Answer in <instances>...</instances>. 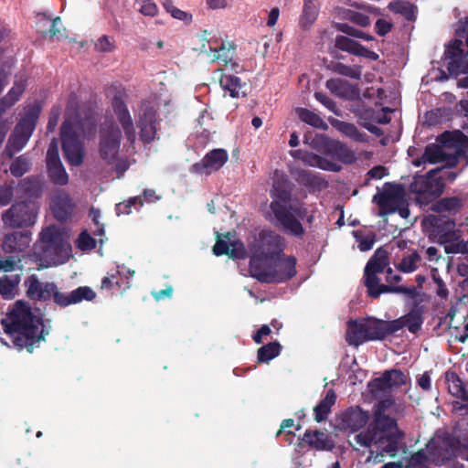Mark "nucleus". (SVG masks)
Returning <instances> with one entry per match:
<instances>
[{
    "label": "nucleus",
    "instance_id": "f257e3e1",
    "mask_svg": "<svg viewBox=\"0 0 468 468\" xmlns=\"http://www.w3.org/2000/svg\"><path fill=\"white\" fill-rule=\"evenodd\" d=\"M393 406L389 399L381 400L376 406L375 419L366 431L355 435L354 440L361 447L371 449L367 463H378L386 455L394 456L402 433L396 420L388 413Z\"/></svg>",
    "mask_w": 468,
    "mask_h": 468
},
{
    "label": "nucleus",
    "instance_id": "f03ea898",
    "mask_svg": "<svg viewBox=\"0 0 468 468\" xmlns=\"http://www.w3.org/2000/svg\"><path fill=\"white\" fill-rule=\"evenodd\" d=\"M5 334L17 348L26 347L32 352L35 343L44 339L48 330L43 324L40 311L32 310L26 303H15L6 317L2 320Z\"/></svg>",
    "mask_w": 468,
    "mask_h": 468
},
{
    "label": "nucleus",
    "instance_id": "7ed1b4c3",
    "mask_svg": "<svg viewBox=\"0 0 468 468\" xmlns=\"http://www.w3.org/2000/svg\"><path fill=\"white\" fill-rule=\"evenodd\" d=\"M76 108L77 101L75 98H71L68 102L65 121L61 127L64 158L72 166H79L83 163L85 147L82 139L91 136L95 131L94 121H80Z\"/></svg>",
    "mask_w": 468,
    "mask_h": 468
},
{
    "label": "nucleus",
    "instance_id": "20e7f679",
    "mask_svg": "<svg viewBox=\"0 0 468 468\" xmlns=\"http://www.w3.org/2000/svg\"><path fill=\"white\" fill-rule=\"evenodd\" d=\"M122 133L113 120L101 124L99 136V158L103 165L116 171L120 176L127 170V162L121 157Z\"/></svg>",
    "mask_w": 468,
    "mask_h": 468
},
{
    "label": "nucleus",
    "instance_id": "39448f33",
    "mask_svg": "<svg viewBox=\"0 0 468 468\" xmlns=\"http://www.w3.org/2000/svg\"><path fill=\"white\" fill-rule=\"evenodd\" d=\"M444 144L440 146L430 144L426 147L421 158L416 160L414 165L420 166L423 164H436L446 161L447 165L460 162L463 156V150L468 149V137L459 131L442 135Z\"/></svg>",
    "mask_w": 468,
    "mask_h": 468
},
{
    "label": "nucleus",
    "instance_id": "423d86ee",
    "mask_svg": "<svg viewBox=\"0 0 468 468\" xmlns=\"http://www.w3.org/2000/svg\"><path fill=\"white\" fill-rule=\"evenodd\" d=\"M250 272L252 277L261 282H284L296 273L295 259L282 256L264 263L258 262L257 259L250 260Z\"/></svg>",
    "mask_w": 468,
    "mask_h": 468
},
{
    "label": "nucleus",
    "instance_id": "0eeeda50",
    "mask_svg": "<svg viewBox=\"0 0 468 468\" xmlns=\"http://www.w3.org/2000/svg\"><path fill=\"white\" fill-rule=\"evenodd\" d=\"M456 453L452 439L435 436L427 444L425 452H418L409 459L406 468H429L430 463L441 465Z\"/></svg>",
    "mask_w": 468,
    "mask_h": 468
},
{
    "label": "nucleus",
    "instance_id": "6e6552de",
    "mask_svg": "<svg viewBox=\"0 0 468 468\" xmlns=\"http://www.w3.org/2000/svg\"><path fill=\"white\" fill-rule=\"evenodd\" d=\"M286 197L287 195L283 194L281 200H273L271 204V209L285 231L294 236H302L303 234V228L300 221L294 218V215L302 219L307 217L308 222L313 221L314 216L308 215L309 210L303 206L290 207V210L286 209Z\"/></svg>",
    "mask_w": 468,
    "mask_h": 468
},
{
    "label": "nucleus",
    "instance_id": "1a4fd4ad",
    "mask_svg": "<svg viewBox=\"0 0 468 468\" xmlns=\"http://www.w3.org/2000/svg\"><path fill=\"white\" fill-rule=\"evenodd\" d=\"M282 250V239L272 231L263 230L250 247V260L264 263L280 257Z\"/></svg>",
    "mask_w": 468,
    "mask_h": 468
},
{
    "label": "nucleus",
    "instance_id": "9d476101",
    "mask_svg": "<svg viewBox=\"0 0 468 468\" xmlns=\"http://www.w3.org/2000/svg\"><path fill=\"white\" fill-rule=\"evenodd\" d=\"M423 223L430 235L444 246L445 251L447 246L452 245L460 233V230L455 229V222L444 216L429 215Z\"/></svg>",
    "mask_w": 468,
    "mask_h": 468
},
{
    "label": "nucleus",
    "instance_id": "9b49d317",
    "mask_svg": "<svg viewBox=\"0 0 468 468\" xmlns=\"http://www.w3.org/2000/svg\"><path fill=\"white\" fill-rule=\"evenodd\" d=\"M38 207L34 202H17L2 214V221L8 228L29 227L36 223Z\"/></svg>",
    "mask_w": 468,
    "mask_h": 468
},
{
    "label": "nucleus",
    "instance_id": "f8f14e48",
    "mask_svg": "<svg viewBox=\"0 0 468 468\" xmlns=\"http://www.w3.org/2000/svg\"><path fill=\"white\" fill-rule=\"evenodd\" d=\"M46 163L50 180L56 185H67L69 182V176L59 158L58 143L56 138H53L49 144L47 152Z\"/></svg>",
    "mask_w": 468,
    "mask_h": 468
},
{
    "label": "nucleus",
    "instance_id": "ddd939ff",
    "mask_svg": "<svg viewBox=\"0 0 468 468\" xmlns=\"http://www.w3.org/2000/svg\"><path fill=\"white\" fill-rule=\"evenodd\" d=\"M112 108L118 123L122 126L127 142L133 144L136 139V133L133 118L123 100V94L118 93L112 101Z\"/></svg>",
    "mask_w": 468,
    "mask_h": 468
},
{
    "label": "nucleus",
    "instance_id": "4468645a",
    "mask_svg": "<svg viewBox=\"0 0 468 468\" xmlns=\"http://www.w3.org/2000/svg\"><path fill=\"white\" fill-rule=\"evenodd\" d=\"M35 129L33 118H24L16 126L13 133L8 139L5 154L12 157L19 152L27 143Z\"/></svg>",
    "mask_w": 468,
    "mask_h": 468
},
{
    "label": "nucleus",
    "instance_id": "2eb2a0df",
    "mask_svg": "<svg viewBox=\"0 0 468 468\" xmlns=\"http://www.w3.org/2000/svg\"><path fill=\"white\" fill-rule=\"evenodd\" d=\"M445 183L441 176H438L436 169L431 170L426 176H422L415 181L413 188L419 193L420 198H435L439 197L444 189Z\"/></svg>",
    "mask_w": 468,
    "mask_h": 468
},
{
    "label": "nucleus",
    "instance_id": "dca6fc26",
    "mask_svg": "<svg viewBox=\"0 0 468 468\" xmlns=\"http://www.w3.org/2000/svg\"><path fill=\"white\" fill-rule=\"evenodd\" d=\"M461 40L453 41L445 51L447 69L451 75L457 77L461 74H468V55L462 49Z\"/></svg>",
    "mask_w": 468,
    "mask_h": 468
},
{
    "label": "nucleus",
    "instance_id": "f3484780",
    "mask_svg": "<svg viewBox=\"0 0 468 468\" xmlns=\"http://www.w3.org/2000/svg\"><path fill=\"white\" fill-rule=\"evenodd\" d=\"M138 126L141 139L144 142L149 143L155 138L157 133L156 112L151 104H142L139 112Z\"/></svg>",
    "mask_w": 468,
    "mask_h": 468
},
{
    "label": "nucleus",
    "instance_id": "a211bd4d",
    "mask_svg": "<svg viewBox=\"0 0 468 468\" xmlns=\"http://www.w3.org/2000/svg\"><path fill=\"white\" fill-rule=\"evenodd\" d=\"M40 241L47 253H51V251L68 253L70 248L66 236L54 226L48 227L41 231Z\"/></svg>",
    "mask_w": 468,
    "mask_h": 468
},
{
    "label": "nucleus",
    "instance_id": "6ab92c4d",
    "mask_svg": "<svg viewBox=\"0 0 468 468\" xmlns=\"http://www.w3.org/2000/svg\"><path fill=\"white\" fill-rule=\"evenodd\" d=\"M446 382L449 392L457 399L453 402V411L459 415L468 414V391L460 378L454 373H447Z\"/></svg>",
    "mask_w": 468,
    "mask_h": 468
},
{
    "label": "nucleus",
    "instance_id": "aec40b11",
    "mask_svg": "<svg viewBox=\"0 0 468 468\" xmlns=\"http://www.w3.org/2000/svg\"><path fill=\"white\" fill-rule=\"evenodd\" d=\"M374 201L378 203L384 213H394L405 205L404 190L400 186H390L374 196Z\"/></svg>",
    "mask_w": 468,
    "mask_h": 468
},
{
    "label": "nucleus",
    "instance_id": "412c9836",
    "mask_svg": "<svg viewBox=\"0 0 468 468\" xmlns=\"http://www.w3.org/2000/svg\"><path fill=\"white\" fill-rule=\"evenodd\" d=\"M365 285L367 289V293L372 298H378L381 293L396 292L404 293L412 296L415 292L414 288L403 286H389L380 283L378 274L372 272H365Z\"/></svg>",
    "mask_w": 468,
    "mask_h": 468
},
{
    "label": "nucleus",
    "instance_id": "4be33fe9",
    "mask_svg": "<svg viewBox=\"0 0 468 468\" xmlns=\"http://www.w3.org/2000/svg\"><path fill=\"white\" fill-rule=\"evenodd\" d=\"M228 153L223 149H214L204 158L192 165L191 170L197 174H211L218 170L228 161Z\"/></svg>",
    "mask_w": 468,
    "mask_h": 468
},
{
    "label": "nucleus",
    "instance_id": "5701e85b",
    "mask_svg": "<svg viewBox=\"0 0 468 468\" xmlns=\"http://www.w3.org/2000/svg\"><path fill=\"white\" fill-rule=\"evenodd\" d=\"M213 252L217 256L227 254L234 259H242L246 255L243 243L234 239L230 233L226 234L223 238L218 236Z\"/></svg>",
    "mask_w": 468,
    "mask_h": 468
},
{
    "label": "nucleus",
    "instance_id": "b1692460",
    "mask_svg": "<svg viewBox=\"0 0 468 468\" xmlns=\"http://www.w3.org/2000/svg\"><path fill=\"white\" fill-rule=\"evenodd\" d=\"M31 242V235L29 232L15 231L4 237L2 250L5 253L16 254L18 256L29 247Z\"/></svg>",
    "mask_w": 468,
    "mask_h": 468
},
{
    "label": "nucleus",
    "instance_id": "393cba45",
    "mask_svg": "<svg viewBox=\"0 0 468 468\" xmlns=\"http://www.w3.org/2000/svg\"><path fill=\"white\" fill-rule=\"evenodd\" d=\"M96 293L93 290L88 286H81L69 293H62L58 292L57 288L55 289V292L52 293L54 302L62 306H68L70 304L79 303L83 300L91 301L95 298Z\"/></svg>",
    "mask_w": 468,
    "mask_h": 468
},
{
    "label": "nucleus",
    "instance_id": "a878e982",
    "mask_svg": "<svg viewBox=\"0 0 468 468\" xmlns=\"http://www.w3.org/2000/svg\"><path fill=\"white\" fill-rule=\"evenodd\" d=\"M27 295L32 300L46 301L55 292L56 285L53 282H41L36 275L29 276L25 281Z\"/></svg>",
    "mask_w": 468,
    "mask_h": 468
},
{
    "label": "nucleus",
    "instance_id": "bb28decb",
    "mask_svg": "<svg viewBox=\"0 0 468 468\" xmlns=\"http://www.w3.org/2000/svg\"><path fill=\"white\" fill-rule=\"evenodd\" d=\"M50 207L55 218L66 220L72 213L73 205L65 190H55L50 197Z\"/></svg>",
    "mask_w": 468,
    "mask_h": 468
},
{
    "label": "nucleus",
    "instance_id": "cd10ccee",
    "mask_svg": "<svg viewBox=\"0 0 468 468\" xmlns=\"http://www.w3.org/2000/svg\"><path fill=\"white\" fill-rule=\"evenodd\" d=\"M291 155L295 159L301 160L307 165L318 167L323 170L337 172L341 169L339 164L313 153L295 150L291 152Z\"/></svg>",
    "mask_w": 468,
    "mask_h": 468
},
{
    "label": "nucleus",
    "instance_id": "c85d7f7f",
    "mask_svg": "<svg viewBox=\"0 0 468 468\" xmlns=\"http://www.w3.org/2000/svg\"><path fill=\"white\" fill-rule=\"evenodd\" d=\"M407 381L406 375L397 369L387 371L381 378L374 380L372 389L376 394L378 392L386 393L388 390L404 385Z\"/></svg>",
    "mask_w": 468,
    "mask_h": 468
},
{
    "label": "nucleus",
    "instance_id": "c756f323",
    "mask_svg": "<svg viewBox=\"0 0 468 468\" xmlns=\"http://www.w3.org/2000/svg\"><path fill=\"white\" fill-rule=\"evenodd\" d=\"M363 321L368 341L383 339L397 331L396 324L392 321L387 322L376 319H365Z\"/></svg>",
    "mask_w": 468,
    "mask_h": 468
},
{
    "label": "nucleus",
    "instance_id": "7c9ffc66",
    "mask_svg": "<svg viewBox=\"0 0 468 468\" xmlns=\"http://www.w3.org/2000/svg\"><path fill=\"white\" fill-rule=\"evenodd\" d=\"M326 88L335 95L346 99L356 100L359 97L358 90L348 81L341 79H331L326 81Z\"/></svg>",
    "mask_w": 468,
    "mask_h": 468
},
{
    "label": "nucleus",
    "instance_id": "2f4dec72",
    "mask_svg": "<svg viewBox=\"0 0 468 468\" xmlns=\"http://www.w3.org/2000/svg\"><path fill=\"white\" fill-rule=\"evenodd\" d=\"M365 324L363 320L359 321H349L347 323V329L346 339L351 346H359L365 342H367V335L365 329Z\"/></svg>",
    "mask_w": 468,
    "mask_h": 468
},
{
    "label": "nucleus",
    "instance_id": "473e14b6",
    "mask_svg": "<svg viewBox=\"0 0 468 468\" xmlns=\"http://www.w3.org/2000/svg\"><path fill=\"white\" fill-rule=\"evenodd\" d=\"M25 80L16 79L14 86L8 93L0 101V114L5 112L8 108L12 107L20 98L25 90Z\"/></svg>",
    "mask_w": 468,
    "mask_h": 468
},
{
    "label": "nucleus",
    "instance_id": "72a5a7b5",
    "mask_svg": "<svg viewBox=\"0 0 468 468\" xmlns=\"http://www.w3.org/2000/svg\"><path fill=\"white\" fill-rule=\"evenodd\" d=\"M303 441L317 450H325L332 446L327 435L319 431H305Z\"/></svg>",
    "mask_w": 468,
    "mask_h": 468
},
{
    "label": "nucleus",
    "instance_id": "f704fd0d",
    "mask_svg": "<svg viewBox=\"0 0 468 468\" xmlns=\"http://www.w3.org/2000/svg\"><path fill=\"white\" fill-rule=\"evenodd\" d=\"M219 84L225 92H229L232 98H238L241 93L242 84L239 78L231 74L220 75Z\"/></svg>",
    "mask_w": 468,
    "mask_h": 468
},
{
    "label": "nucleus",
    "instance_id": "c9c22d12",
    "mask_svg": "<svg viewBox=\"0 0 468 468\" xmlns=\"http://www.w3.org/2000/svg\"><path fill=\"white\" fill-rule=\"evenodd\" d=\"M463 206V200L456 197H445L432 206V210L437 213L456 214Z\"/></svg>",
    "mask_w": 468,
    "mask_h": 468
},
{
    "label": "nucleus",
    "instance_id": "e433bc0d",
    "mask_svg": "<svg viewBox=\"0 0 468 468\" xmlns=\"http://www.w3.org/2000/svg\"><path fill=\"white\" fill-rule=\"evenodd\" d=\"M392 323L396 324L397 331L402 327H407L411 333H416L421 326L422 318L418 312L412 311L399 319L392 321Z\"/></svg>",
    "mask_w": 468,
    "mask_h": 468
},
{
    "label": "nucleus",
    "instance_id": "4c0bfd02",
    "mask_svg": "<svg viewBox=\"0 0 468 468\" xmlns=\"http://www.w3.org/2000/svg\"><path fill=\"white\" fill-rule=\"evenodd\" d=\"M388 265V258L387 252L382 250H378L367 263L365 272L382 273Z\"/></svg>",
    "mask_w": 468,
    "mask_h": 468
},
{
    "label": "nucleus",
    "instance_id": "58836bf2",
    "mask_svg": "<svg viewBox=\"0 0 468 468\" xmlns=\"http://www.w3.org/2000/svg\"><path fill=\"white\" fill-rule=\"evenodd\" d=\"M335 393L333 390H328L324 399H322L321 402L314 409V419L316 421L321 422L327 418L331 407L335 402Z\"/></svg>",
    "mask_w": 468,
    "mask_h": 468
},
{
    "label": "nucleus",
    "instance_id": "ea45409f",
    "mask_svg": "<svg viewBox=\"0 0 468 468\" xmlns=\"http://www.w3.org/2000/svg\"><path fill=\"white\" fill-rule=\"evenodd\" d=\"M20 277L15 275H3L0 277V294L5 299H12L16 293Z\"/></svg>",
    "mask_w": 468,
    "mask_h": 468
},
{
    "label": "nucleus",
    "instance_id": "a19ab883",
    "mask_svg": "<svg viewBox=\"0 0 468 468\" xmlns=\"http://www.w3.org/2000/svg\"><path fill=\"white\" fill-rule=\"evenodd\" d=\"M210 53L211 61H218L225 67L230 65L231 69L235 72L239 71L237 69L239 68V66L232 61L233 51L230 49H227L225 47H221L218 49L211 48Z\"/></svg>",
    "mask_w": 468,
    "mask_h": 468
},
{
    "label": "nucleus",
    "instance_id": "79ce46f5",
    "mask_svg": "<svg viewBox=\"0 0 468 468\" xmlns=\"http://www.w3.org/2000/svg\"><path fill=\"white\" fill-rule=\"evenodd\" d=\"M319 14V5L303 4V14L300 17V26L308 29L316 20Z\"/></svg>",
    "mask_w": 468,
    "mask_h": 468
},
{
    "label": "nucleus",
    "instance_id": "37998d69",
    "mask_svg": "<svg viewBox=\"0 0 468 468\" xmlns=\"http://www.w3.org/2000/svg\"><path fill=\"white\" fill-rule=\"evenodd\" d=\"M335 127L345 135L357 142H365L367 140V134L358 131V129L352 123L339 122L335 123Z\"/></svg>",
    "mask_w": 468,
    "mask_h": 468
},
{
    "label": "nucleus",
    "instance_id": "c03bdc74",
    "mask_svg": "<svg viewBox=\"0 0 468 468\" xmlns=\"http://www.w3.org/2000/svg\"><path fill=\"white\" fill-rule=\"evenodd\" d=\"M297 113L299 118L305 123L310 124L315 128L326 129L327 124L323 121V119L314 112H311L307 109H299L297 110Z\"/></svg>",
    "mask_w": 468,
    "mask_h": 468
},
{
    "label": "nucleus",
    "instance_id": "a18cd8bd",
    "mask_svg": "<svg viewBox=\"0 0 468 468\" xmlns=\"http://www.w3.org/2000/svg\"><path fill=\"white\" fill-rule=\"evenodd\" d=\"M420 262V256L415 251L411 252L402 258L399 270L407 273L412 272L418 268Z\"/></svg>",
    "mask_w": 468,
    "mask_h": 468
},
{
    "label": "nucleus",
    "instance_id": "49530a36",
    "mask_svg": "<svg viewBox=\"0 0 468 468\" xmlns=\"http://www.w3.org/2000/svg\"><path fill=\"white\" fill-rule=\"evenodd\" d=\"M280 347L279 343L276 342L263 346L258 350V360L260 362H269L279 355Z\"/></svg>",
    "mask_w": 468,
    "mask_h": 468
},
{
    "label": "nucleus",
    "instance_id": "de8ad7c7",
    "mask_svg": "<svg viewBox=\"0 0 468 468\" xmlns=\"http://www.w3.org/2000/svg\"><path fill=\"white\" fill-rule=\"evenodd\" d=\"M164 8L176 19L189 24L192 21V15L174 5L170 0L163 2Z\"/></svg>",
    "mask_w": 468,
    "mask_h": 468
},
{
    "label": "nucleus",
    "instance_id": "09e8293b",
    "mask_svg": "<svg viewBox=\"0 0 468 468\" xmlns=\"http://www.w3.org/2000/svg\"><path fill=\"white\" fill-rule=\"evenodd\" d=\"M391 11L401 14L407 19H411L414 16V8L411 4L404 1H394L388 5Z\"/></svg>",
    "mask_w": 468,
    "mask_h": 468
},
{
    "label": "nucleus",
    "instance_id": "8fccbe9b",
    "mask_svg": "<svg viewBox=\"0 0 468 468\" xmlns=\"http://www.w3.org/2000/svg\"><path fill=\"white\" fill-rule=\"evenodd\" d=\"M134 6L138 12L146 16H154L158 7L153 0H135Z\"/></svg>",
    "mask_w": 468,
    "mask_h": 468
},
{
    "label": "nucleus",
    "instance_id": "3c124183",
    "mask_svg": "<svg viewBox=\"0 0 468 468\" xmlns=\"http://www.w3.org/2000/svg\"><path fill=\"white\" fill-rule=\"evenodd\" d=\"M30 163L25 155L17 157L10 165V172L15 176H22L29 170Z\"/></svg>",
    "mask_w": 468,
    "mask_h": 468
},
{
    "label": "nucleus",
    "instance_id": "603ef678",
    "mask_svg": "<svg viewBox=\"0 0 468 468\" xmlns=\"http://www.w3.org/2000/svg\"><path fill=\"white\" fill-rule=\"evenodd\" d=\"M94 48L98 52L111 53L115 50V40L107 35L101 36L95 42Z\"/></svg>",
    "mask_w": 468,
    "mask_h": 468
},
{
    "label": "nucleus",
    "instance_id": "864d4df0",
    "mask_svg": "<svg viewBox=\"0 0 468 468\" xmlns=\"http://www.w3.org/2000/svg\"><path fill=\"white\" fill-rule=\"evenodd\" d=\"M335 152L337 158L345 164H352L356 161L355 153L342 144H336L335 145Z\"/></svg>",
    "mask_w": 468,
    "mask_h": 468
},
{
    "label": "nucleus",
    "instance_id": "5fc2aeb1",
    "mask_svg": "<svg viewBox=\"0 0 468 468\" xmlns=\"http://www.w3.org/2000/svg\"><path fill=\"white\" fill-rule=\"evenodd\" d=\"M335 72L351 79L359 80L361 78V69L357 66L350 67L338 63L335 68Z\"/></svg>",
    "mask_w": 468,
    "mask_h": 468
},
{
    "label": "nucleus",
    "instance_id": "6e6d98bb",
    "mask_svg": "<svg viewBox=\"0 0 468 468\" xmlns=\"http://www.w3.org/2000/svg\"><path fill=\"white\" fill-rule=\"evenodd\" d=\"M446 253L448 254H468V240L465 241L461 239V233H459L456 240L452 245H448L446 248Z\"/></svg>",
    "mask_w": 468,
    "mask_h": 468
},
{
    "label": "nucleus",
    "instance_id": "4d7b16f0",
    "mask_svg": "<svg viewBox=\"0 0 468 468\" xmlns=\"http://www.w3.org/2000/svg\"><path fill=\"white\" fill-rule=\"evenodd\" d=\"M338 28L343 33L354 37L361 38L367 41L373 39L372 36L363 32L360 29L355 28L354 27L349 26L347 24H340Z\"/></svg>",
    "mask_w": 468,
    "mask_h": 468
},
{
    "label": "nucleus",
    "instance_id": "13d9d810",
    "mask_svg": "<svg viewBox=\"0 0 468 468\" xmlns=\"http://www.w3.org/2000/svg\"><path fill=\"white\" fill-rule=\"evenodd\" d=\"M24 255L18 256H9L5 259H0V271H3L5 272H10L15 271L17 264L21 261V258H23Z\"/></svg>",
    "mask_w": 468,
    "mask_h": 468
},
{
    "label": "nucleus",
    "instance_id": "bf43d9fd",
    "mask_svg": "<svg viewBox=\"0 0 468 468\" xmlns=\"http://www.w3.org/2000/svg\"><path fill=\"white\" fill-rule=\"evenodd\" d=\"M49 35L51 37L57 39H62L66 37V29L64 28L62 21L59 17H56L52 20Z\"/></svg>",
    "mask_w": 468,
    "mask_h": 468
},
{
    "label": "nucleus",
    "instance_id": "052dcab7",
    "mask_svg": "<svg viewBox=\"0 0 468 468\" xmlns=\"http://www.w3.org/2000/svg\"><path fill=\"white\" fill-rule=\"evenodd\" d=\"M358 45L359 44L346 37H338L336 38V47L352 54H356V50L357 49Z\"/></svg>",
    "mask_w": 468,
    "mask_h": 468
},
{
    "label": "nucleus",
    "instance_id": "680f3d73",
    "mask_svg": "<svg viewBox=\"0 0 468 468\" xmlns=\"http://www.w3.org/2000/svg\"><path fill=\"white\" fill-rule=\"evenodd\" d=\"M315 99L322 103L324 107H326L330 112H334L336 115H339V110L337 108L336 103L330 99L326 94L323 92H315Z\"/></svg>",
    "mask_w": 468,
    "mask_h": 468
},
{
    "label": "nucleus",
    "instance_id": "e2e57ef3",
    "mask_svg": "<svg viewBox=\"0 0 468 468\" xmlns=\"http://www.w3.org/2000/svg\"><path fill=\"white\" fill-rule=\"evenodd\" d=\"M77 245L81 250H90L95 247L96 242L88 233L82 232L77 240Z\"/></svg>",
    "mask_w": 468,
    "mask_h": 468
},
{
    "label": "nucleus",
    "instance_id": "0e129e2a",
    "mask_svg": "<svg viewBox=\"0 0 468 468\" xmlns=\"http://www.w3.org/2000/svg\"><path fill=\"white\" fill-rule=\"evenodd\" d=\"M457 444L453 442V448L457 450L455 456L460 455L468 460V438L457 435Z\"/></svg>",
    "mask_w": 468,
    "mask_h": 468
},
{
    "label": "nucleus",
    "instance_id": "69168bd1",
    "mask_svg": "<svg viewBox=\"0 0 468 468\" xmlns=\"http://www.w3.org/2000/svg\"><path fill=\"white\" fill-rule=\"evenodd\" d=\"M139 203L140 206L143 205L142 198L140 197H135L129 199L126 203H120L116 206V212L118 215L121 214H129L131 213V206Z\"/></svg>",
    "mask_w": 468,
    "mask_h": 468
},
{
    "label": "nucleus",
    "instance_id": "338daca9",
    "mask_svg": "<svg viewBox=\"0 0 468 468\" xmlns=\"http://www.w3.org/2000/svg\"><path fill=\"white\" fill-rule=\"evenodd\" d=\"M356 240L358 241V248L362 251H367L372 249L374 244V238L372 236H361L355 234Z\"/></svg>",
    "mask_w": 468,
    "mask_h": 468
},
{
    "label": "nucleus",
    "instance_id": "774afa93",
    "mask_svg": "<svg viewBox=\"0 0 468 468\" xmlns=\"http://www.w3.org/2000/svg\"><path fill=\"white\" fill-rule=\"evenodd\" d=\"M13 197V189L6 185H0V205H7Z\"/></svg>",
    "mask_w": 468,
    "mask_h": 468
}]
</instances>
